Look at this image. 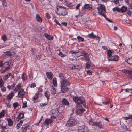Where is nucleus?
Masks as SVG:
<instances>
[{
  "label": "nucleus",
  "instance_id": "nucleus-1",
  "mask_svg": "<svg viewBox=\"0 0 132 132\" xmlns=\"http://www.w3.org/2000/svg\"><path fill=\"white\" fill-rule=\"evenodd\" d=\"M74 101L78 104V106H81V107H86L85 100L82 97H73Z\"/></svg>",
  "mask_w": 132,
  "mask_h": 132
},
{
  "label": "nucleus",
  "instance_id": "nucleus-2",
  "mask_svg": "<svg viewBox=\"0 0 132 132\" xmlns=\"http://www.w3.org/2000/svg\"><path fill=\"white\" fill-rule=\"evenodd\" d=\"M61 91L62 93H66L69 89V88L68 86L70 85V83L66 79H63L61 81Z\"/></svg>",
  "mask_w": 132,
  "mask_h": 132
},
{
  "label": "nucleus",
  "instance_id": "nucleus-3",
  "mask_svg": "<svg viewBox=\"0 0 132 132\" xmlns=\"http://www.w3.org/2000/svg\"><path fill=\"white\" fill-rule=\"evenodd\" d=\"M56 12L58 15L59 16H65L67 14V9L63 6H57Z\"/></svg>",
  "mask_w": 132,
  "mask_h": 132
},
{
  "label": "nucleus",
  "instance_id": "nucleus-4",
  "mask_svg": "<svg viewBox=\"0 0 132 132\" xmlns=\"http://www.w3.org/2000/svg\"><path fill=\"white\" fill-rule=\"evenodd\" d=\"M77 123L76 119L74 118L71 117L67 121L66 126L68 127H70L75 126Z\"/></svg>",
  "mask_w": 132,
  "mask_h": 132
},
{
  "label": "nucleus",
  "instance_id": "nucleus-5",
  "mask_svg": "<svg viewBox=\"0 0 132 132\" xmlns=\"http://www.w3.org/2000/svg\"><path fill=\"white\" fill-rule=\"evenodd\" d=\"M97 9L98 11V13L99 15H101V14H103L106 12V9L104 5L101 4L100 6L97 8Z\"/></svg>",
  "mask_w": 132,
  "mask_h": 132
},
{
  "label": "nucleus",
  "instance_id": "nucleus-6",
  "mask_svg": "<svg viewBox=\"0 0 132 132\" xmlns=\"http://www.w3.org/2000/svg\"><path fill=\"white\" fill-rule=\"evenodd\" d=\"M5 65H7V66H6L5 69L3 70L1 72V73H3L6 71H8L11 68L10 66V64H9V62L8 61L6 62L5 64Z\"/></svg>",
  "mask_w": 132,
  "mask_h": 132
},
{
  "label": "nucleus",
  "instance_id": "nucleus-7",
  "mask_svg": "<svg viewBox=\"0 0 132 132\" xmlns=\"http://www.w3.org/2000/svg\"><path fill=\"white\" fill-rule=\"evenodd\" d=\"M24 90V89L22 88L18 91V96L19 98H22L24 96L25 92Z\"/></svg>",
  "mask_w": 132,
  "mask_h": 132
},
{
  "label": "nucleus",
  "instance_id": "nucleus-8",
  "mask_svg": "<svg viewBox=\"0 0 132 132\" xmlns=\"http://www.w3.org/2000/svg\"><path fill=\"white\" fill-rule=\"evenodd\" d=\"M84 111H85V110L83 109L82 108H80L79 109L77 108L76 109L75 112L77 115H79L80 116H81L82 115L83 112Z\"/></svg>",
  "mask_w": 132,
  "mask_h": 132
},
{
  "label": "nucleus",
  "instance_id": "nucleus-9",
  "mask_svg": "<svg viewBox=\"0 0 132 132\" xmlns=\"http://www.w3.org/2000/svg\"><path fill=\"white\" fill-rule=\"evenodd\" d=\"M119 57L117 55L112 56L108 60L109 61H118Z\"/></svg>",
  "mask_w": 132,
  "mask_h": 132
},
{
  "label": "nucleus",
  "instance_id": "nucleus-10",
  "mask_svg": "<svg viewBox=\"0 0 132 132\" xmlns=\"http://www.w3.org/2000/svg\"><path fill=\"white\" fill-rule=\"evenodd\" d=\"M29 124H26L23 125L21 128V130L22 132H26L28 127L29 126Z\"/></svg>",
  "mask_w": 132,
  "mask_h": 132
},
{
  "label": "nucleus",
  "instance_id": "nucleus-11",
  "mask_svg": "<svg viewBox=\"0 0 132 132\" xmlns=\"http://www.w3.org/2000/svg\"><path fill=\"white\" fill-rule=\"evenodd\" d=\"M89 8H90L89 9V10H91L90 9H92V5L90 4H86L83 6L82 7L81 9V10H83L84 9H88Z\"/></svg>",
  "mask_w": 132,
  "mask_h": 132
},
{
  "label": "nucleus",
  "instance_id": "nucleus-12",
  "mask_svg": "<svg viewBox=\"0 0 132 132\" xmlns=\"http://www.w3.org/2000/svg\"><path fill=\"white\" fill-rule=\"evenodd\" d=\"M94 124V126L97 127L99 129L102 128L103 127V125L100 122H96Z\"/></svg>",
  "mask_w": 132,
  "mask_h": 132
},
{
  "label": "nucleus",
  "instance_id": "nucleus-13",
  "mask_svg": "<svg viewBox=\"0 0 132 132\" xmlns=\"http://www.w3.org/2000/svg\"><path fill=\"white\" fill-rule=\"evenodd\" d=\"M86 36L88 37L93 39H94L97 37L98 39L99 38V37L98 36L94 35V33L93 32L90 34H88Z\"/></svg>",
  "mask_w": 132,
  "mask_h": 132
},
{
  "label": "nucleus",
  "instance_id": "nucleus-14",
  "mask_svg": "<svg viewBox=\"0 0 132 132\" xmlns=\"http://www.w3.org/2000/svg\"><path fill=\"white\" fill-rule=\"evenodd\" d=\"M21 89V86L20 84L19 83L16 86L15 89L14 90V93H16L18 90L19 91Z\"/></svg>",
  "mask_w": 132,
  "mask_h": 132
},
{
  "label": "nucleus",
  "instance_id": "nucleus-15",
  "mask_svg": "<svg viewBox=\"0 0 132 132\" xmlns=\"http://www.w3.org/2000/svg\"><path fill=\"white\" fill-rule=\"evenodd\" d=\"M44 96L47 99L48 101L50 99V93L48 91H46L44 93Z\"/></svg>",
  "mask_w": 132,
  "mask_h": 132
},
{
  "label": "nucleus",
  "instance_id": "nucleus-16",
  "mask_svg": "<svg viewBox=\"0 0 132 132\" xmlns=\"http://www.w3.org/2000/svg\"><path fill=\"white\" fill-rule=\"evenodd\" d=\"M113 51L112 50H109L107 51V58L108 60L112 56V54Z\"/></svg>",
  "mask_w": 132,
  "mask_h": 132
},
{
  "label": "nucleus",
  "instance_id": "nucleus-17",
  "mask_svg": "<svg viewBox=\"0 0 132 132\" xmlns=\"http://www.w3.org/2000/svg\"><path fill=\"white\" fill-rule=\"evenodd\" d=\"M44 35L47 39L49 40H52L53 39V36H51L46 33H45Z\"/></svg>",
  "mask_w": 132,
  "mask_h": 132
},
{
  "label": "nucleus",
  "instance_id": "nucleus-18",
  "mask_svg": "<svg viewBox=\"0 0 132 132\" xmlns=\"http://www.w3.org/2000/svg\"><path fill=\"white\" fill-rule=\"evenodd\" d=\"M85 126L84 125L79 126L78 127V130L77 132H84Z\"/></svg>",
  "mask_w": 132,
  "mask_h": 132
},
{
  "label": "nucleus",
  "instance_id": "nucleus-19",
  "mask_svg": "<svg viewBox=\"0 0 132 132\" xmlns=\"http://www.w3.org/2000/svg\"><path fill=\"white\" fill-rule=\"evenodd\" d=\"M127 7L124 6H122L120 9V13L121 12L123 13L125 12L127 10Z\"/></svg>",
  "mask_w": 132,
  "mask_h": 132
},
{
  "label": "nucleus",
  "instance_id": "nucleus-20",
  "mask_svg": "<svg viewBox=\"0 0 132 132\" xmlns=\"http://www.w3.org/2000/svg\"><path fill=\"white\" fill-rule=\"evenodd\" d=\"M14 95V93L12 91H11L8 95L7 98L9 99H11L13 98Z\"/></svg>",
  "mask_w": 132,
  "mask_h": 132
},
{
  "label": "nucleus",
  "instance_id": "nucleus-21",
  "mask_svg": "<svg viewBox=\"0 0 132 132\" xmlns=\"http://www.w3.org/2000/svg\"><path fill=\"white\" fill-rule=\"evenodd\" d=\"M46 75L47 78L50 79H51L53 78V75L51 72H47Z\"/></svg>",
  "mask_w": 132,
  "mask_h": 132
},
{
  "label": "nucleus",
  "instance_id": "nucleus-22",
  "mask_svg": "<svg viewBox=\"0 0 132 132\" xmlns=\"http://www.w3.org/2000/svg\"><path fill=\"white\" fill-rule=\"evenodd\" d=\"M62 102L63 104L67 106H69V103L66 99L65 98L63 99L62 100Z\"/></svg>",
  "mask_w": 132,
  "mask_h": 132
},
{
  "label": "nucleus",
  "instance_id": "nucleus-23",
  "mask_svg": "<svg viewBox=\"0 0 132 132\" xmlns=\"http://www.w3.org/2000/svg\"><path fill=\"white\" fill-rule=\"evenodd\" d=\"M52 119H47L45 120L44 123L46 125H49V124H51L52 122Z\"/></svg>",
  "mask_w": 132,
  "mask_h": 132
},
{
  "label": "nucleus",
  "instance_id": "nucleus-24",
  "mask_svg": "<svg viewBox=\"0 0 132 132\" xmlns=\"http://www.w3.org/2000/svg\"><path fill=\"white\" fill-rule=\"evenodd\" d=\"M27 76L26 74L25 73H23L21 75V78L23 81H24L27 80Z\"/></svg>",
  "mask_w": 132,
  "mask_h": 132
},
{
  "label": "nucleus",
  "instance_id": "nucleus-25",
  "mask_svg": "<svg viewBox=\"0 0 132 132\" xmlns=\"http://www.w3.org/2000/svg\"><path fill=\"white\" fill-rule=\"evenodd\" d=\"M36 19L39 22H41L42 21V19L39 14H37L36 16Z\"/></svg>",
  "mask_w": 132,
  "mask_h": 132
},
{
  "label": "nucleus",
  "instance_id": "nucleus-26",
  "mask_svg": "<svg viewBox=\"0 0 132 132\" xmlns=\"http://www.w3.org/2000/svg\"><path fill=\"white\" fill-rule=\"evenodd\" d=\"M16 85L15 83H13L11 85H8L7 86V88L9 90L13 89Z\"/></svg>",
  "mask_w": 132,
  "mask_h": 132
},
{
  "label": "nucleus",
  "instance_id": "nucleus-27",
  "mask_svg": "<svg viewBox=\"0 0 132 132\" xmlns=\"http://www.w3.org/2000/svg\"><path fill=\"white\" fill-rule=\"evenodd\" d=\"M91 62L90 61L87 62L85 64V67L86 68L89 69L91 67Z\"/></svg>",
  "mask_w": 132,
  "mask_h": 132
},
{
  "label": "nucleus",
  "instance_id": "nucleus-28",
  "mask_svg": "<svg viewBox=\"0 0 132 132\" xmlns=\"http://www.w3.org/2000/svg\"><path fill=\"white\" fill-rule=\"evenodd\" d=\"M6 111L5 110H3L0 112V118L3 117L6 113Z\"/></svg>",
  "mask_w": 132,
  "mask_h": 132
},
{
  "label": "nucleus",
  "instance_id": "nucleus-29",
  "mask_svg": "<svg viewBox=\"0 0 132 132\" xmlns=\"http://www.w3.org/2000/svg\"><path fill=\"white\" fill-rule=\"evenodd\" d=\"M24 116L23 113H21L18 116L17 118V120L19 121L20 119H21L23 118Z\"/></svg>",
  "mask_w": 132,
  "mask_h": 132
},
{
  "label": "nucleus",
  "instance_id": "nucleus-30",
  "mask_svg": "<svg viewBox=\"0 0 132 132\" xmlns=\"http://www.w3.org/2000/svg\"><path fill=\"white\" fill-rule=\"evenodd\" d=\"M8 121V124L9 126H11L13 124V122L12 120L10 118H7V119Z\"/></svg>",
  "mask_w": 132,
  "mask_h": 132
},
{
  "label": "nucleus",
  "instance_id": "nucleus-31",
  "mask_svg": "<svg viewBox=\"0 0 132 132\" xmlns=\"http://www.w3.org/2000/svg\"><path fill=\"white\" fill-rule=\"evenodd\" d=\"M11 76V73H9L8 74L5 75L3 77V79L4 80L6 81L7 80L8 78Z\"/></svg>",
  "mask_w": 132,
  "mask_h": 132
},
{
  "label": "nucleus",
  "instance_id": "nucleus-32",
  "mask_svg": "<svg viewBox=\"0 0 132 132\" xmlns=\"http://www.w3.org/2000/svg\"><path fill=\"white\" fill-rule=\"evenodd\" d=\"M53 83L55 87H56L57 86L56 78L54 77L53 79Z\"/></svg>",
  "mask_w": 132,
  "mask_h": 132
},
{
  "label": "nucleus",
  "instance_id": "nucleus-33",
  "mask_svg": "<svg viewBox=\"0 0 132 132\" xmlns=\"http://www.w3.org/2000/svg\"><path fill=\"white\" fill-rule=\"evenodd\" d=\"M101 15L102 16H104L105 18V19L107 20L109 22H110V23H112L113 21H112L110 20V19L107 18L105 15L104 14H101Z\"/></svg>",
  "mask_w": 132,
  "mask_h": 132
},
{
  "label": "nucleus",
  "instance_id": "nucleus-34",
  "mask_svg": "<svg viewBox=\"0 0 132 132\" xmlns=\"http://www.w3.org/2000/svg\"><path fill=\"white\" fill-rule=\"evenodd\" d=\"M38 94L37 93H36L35 95L33 97V100L35 102H36V100L39 97Z\"/></svg>",
  "mask_w": 132,
  "mask_h": 132
},
{
  "label": "nucleus",
  "instance_id": "nucleus-35",
  "mask_svg": "<svg viewBox=\"0 0 132 132\" xmlns=\"http://www.w3.org/2000/svg\"><path fill=\"white\" fill-rule=\"evenodd\" d=\"M127 62L130 64H132V58H128L127 60Z\"/></svg>",
  "mask_w": 132,
  "mask_h": 132
},
{
  "label": "nucleus",
  "instance_id": "nucleus-36",
  "mask_svg": "<svg viewBox=\"0 0 132 132\" xmlns=\"http://www.w3.org/2000/svg\"><path fill=\"white\" fill-rule=\"evenodd\" d=\"M80 55L79 56H84L86 55L87 53L85 51H83L80 53Z\"/></svg>",
  "mask_w": 132,
  "mask_h": 132
},
{
  "label": "nucleus",
  "instance_id": "nucleus-37",
  "mask_svg": "<svg viewBox=\"0 0 132 132\" xmlns=\"http://www.w3.org/2000/svg\"><path fill=\"white\" fill-rule=\"evenodd\" d=\"M1 39L4 41L5 42L7 40V38L6 35H4L1 36Z\"/></svg>",
  "mask_w": 132,
  "mask_h": 132
},
{
  "label": "nucleus",
  "instance_id": "nucleus-38",
  "mask_svg": "<svg viewBox=\"0 0 132 132\" xmlns=\"http://www.w3.org/2000/svg\"><path fill=\"white\" fill-rule=\"evenodd\" d=\"M123 118L125 120L128 119H132V115H130L128 117H123Z\"/></svg>",
  "mask_w": 132,
  "mask_h": 132
},
{
  "label": "nucleus",
  "instance_id": "nucleus-39",
  "mask_svg": "<svg viewBox=\"0 0 132 132\" xmlns=\"http://www.w3.org/2000/svg\"><path fill=\"white\" fill-rule=\"evenodd\" d=\"M77 38L78 39L79 42L83 41L84 40V38L80 36H78Z\"/></svg>",
  "mask_w": 132,
  "mask_h": 132
},
{
  "label": "nucleus",
  "instance_id": "nucleus-40",
  "mask_svg": "<svg viewBox=\"0 0 132 132\" xmlns=\"http://www.w3.org/2000/svg\"><path fill=\"white\" fill-rule=\"evenodd\" d=\"M2 5L4 7H5L7 6V3L6 2L5 0H1Z\"/></svg>",
  "mask_w": 132,
  "mask_h": 132
},
{
  "label": "nucleus",
  "instance_id": "nucleus-41",
  "mask_svg": "<svg viewBox=\"0 0 132 132\" xmlns=\"http://www.w3.org/2000/svg\"><path fill=\"white\" fill-rule=\"evenodd\" d=\"M123 91H125L126 92L132 93V88L129 89L127 88L126 89H122Z\"/></svg>",
  "mask_w": 132,
  "mask_h": 132
},
{
  "label": "nucleus",
  "instance_id": "nucleus-42",
  "mask_svg": "<svg viewBox=\"0 0 132 132\" xmlns=\"http://www.w3.org/2000/svg\"><path fill=\"white\" fill-rule=\"evenodd\" d=\"M120 9H119L118 7L117 6L113 8L112 9V10L114 12L117 11L118 12H120Z\"/></svg>",
  "mask_w": 132,
  "mask_h": 132
},
{
  "label": "nucleus",
  "instance_id": "nucleus-43",
  "mask_svg": "<svg viewBox=\"0 0 132 132\" xmlns=\"http://www.w3.org/2000/svg\"><path fill=\"white\" fill-rule=\"evenodd\" d=\"M13 105L14 108L15 109L19 106V104L17 102H16L13 103Z\"/></svg>",
  "mask_w": 132,
  "mask_h": 132
},
{
  "label": "nucleus",
  "instance_id": "nucleus-44",
  "mask_svg": "<svg viewBox=\"0 0 132 132\" xmlns=\"http://www.w3.org/2000/svg\"><path fill=\"white\" fill-rule=\"evenodd\" d=\"M95 122H93V120L92 119H90L89 120V124L92 126H94V123Z\"/></svg>",
  "mask_w": 132,
  "mask_h": 132
},
{
  "label": "nucleus",
  "instance_id": "nucleus-45",
  "mask_svg": "<svg viewBox=\"0 0 132 132\" xmlns=\"http://www.w3.org/2000/svg\"><path fill=\"white\" fill-rule=\"evenodd\" d=\"M1 90L3 92H5L6 91V87L5 86L1 85Z\"/></svg>",
  "mask_w": 132,
  "mask_h": 132
},
{
  "label": "nucleus",
  "instance_id": "nucleus-46",
  "mask_svg": "<svg viewBox=\"0 0 132 132\" xmlns=\"http://www.w3.org/2000/svg\"><path fill=\"white\" fill-rule=\"evenodd\" d=\"M126 72L130 75V77L132 78V70L130 71L126 70Z\"/></svg>",
  "mask_w": 132,
  "mask_h": 132
},
{
  "label": "nucleus",
  "instance_id": "nucleus-47",
  "mask_svg": "<svg viewBox=\"0 0 132 132\" xmlns=\"http://www.w3.org/2000/svg\"><path fill=\"white\" fill-rule=\"evenodd\" d=\"M4 54L6 56L9 57L11 56L12 55L9 51L6 52H4Z\"/></svg>",
  "mask_w": 132,
  "mask_h": 132
},
{
  "label": "nucleus",
  "instance_id": "nucleus-48",
  "mask_svg": "<svg viewBox=\"0 0 132 132\" xmlns=\"http://www.w3.org/2000/svg\"><path fill=\"white\" fill-rule=\"evenodd\" d=\"M52 87L53 90L51 92V93L52 94H55L56 93V91L55 90V88H54L53 86L52 85Z\"/></svg>",
  "mask_w": 132,
  "mask_h": 132
},
{
  "label": "nucleus",
  "instance_id": "nucleus-49",
  "mask_svg": "<svg viewBox=\"0 0 132 132\" xmlns=\"http://www.w3.org/2000/svg\"><path fill=\"white\" fill-rule=\"evenodd\" d=\"M54 22L57 24L59 25L60 27L61 26V24L59 23V21L56 19H55L54 20Z\"/></svg>",
  "mask_w": 132,
  "mask_h": 132
},
{
  "label": "nucleus",
  "instance_id": "nucleus-50",
  "mask_svg": "<svg viewBox=\"0 0 132 132\" xmlns=\"http://www.w3.org/2000/svg\"><path fill=\"white\" fill-rule=\"evenodd\" d=\"M58 55L61 57H65L66 55L64 54H63L61 52H60L58 54Z\"/></svg>",
  "mask_w": 132,
  "mask_h": 132
},
{
  "label": "nucleus",
  "instance_id": "nucleus-51",
  "mask_svg": "<svg viewBox=\"0 0 132 132\" xmlns=\"http://www.w3.org/2000/svg\"><path fill=\"white\" fill-rule=\"evenodd\" d=\"M36 84L35 83H32L31 84L30 87L31 88H34V87H36Z\"/></svg>",
  "mask_w": 132,
  "mask_h": 132
},
{
  "label": "nucleus",
  "instance_id": "nucleus-52",
  "mask_svg": "<svg viewBox=\"0 0 132 132\" xmlns=\"http://www.w3.org/2000/svg\"><path fill=\"white\" fill-rule=\"evenodd\" d=\"M27 106V102H26L25 101L23 103L22 108H24Z\"/></svg>",
  "mask_w": 132,
  "mask_h": 132
},
{
  "label": "nucleus",
  "instance_id": "nucleus-53",
  "mask_svg": "<svg viewBox=\"0 0 132 132\" xmlns=\"http://www.w3.org/2000/svg\"><path fill=\"white\" fill-rule=\"evenodd\" d=\"M109 103H110V100H108V101H104L102 102L103 104L106 105H108Z\"/></svg>",
  "mask_w": 132,
  "mask_h": 132
},
{
  "label": "nucleus",
  "instance_id": "nucleus-54",
  "mask_svg": "<svg viewBox=\"0 0 132 132\" xmlns=\"http://www.w3.org/2000/svg\"><path fill=\"white\" fill-rule=\"evenodd\" d=\"M86 61H90V58L88 56H86V55L84 56Z\"/></svg>",
  "mask_w": 132,
  "mask_h": 132
},
{
  "label": "nucleus",
  "instance_id": "nucleus-55",
  "mask_svg": "<svg viewBox=\"0 0 132 132\" xmlns=\"http://www.w3.org/2000/svg\"><path fill=\"white\" fill-rule=\"evenodd\" d=\"M86 72L87 74L89 75H91L92 74V72L90 70H89L87 71Z\"/></svg>",
  "mask_w": 132,
  "mask_h": 132
},
{
  "label": "nucleus",
  "instance_id": "nucleus-56",
  "mask_svg": "<svg viewBox=\"0 0 132 132\" xmlns=\"http://www.w3.org/2000/svg\"><path fill=\"white\" fill-rule=\"evenodd\" d=\"M82 5L80 3L78 4L76 6L75 9L76 10H77L79 9V8L80 6H81Z\"/></svg>",
  "mask_w": 132,
  "mask_h": 132
},
{
  "label": "nucleus",
  "instance_id": "nucleus-57",
  "mask_svg": "<svg viewBox=\"0 0 132 132\" xmlns=\"http://www.w3.org/2000/svg\"><path fill=\"white\" fill-rule=\"evenodd\" d=\"M59 77L61 78H63L64 77V74H63V73H61L59 75Z\"/></svg>",
  "mask_w": 132,
  "mask_h": 132
},
{
  "label": "nucleus",
  "instance_id": "nucleus-58",
  "mask_svg": "<svg viewBox=\"0 0 132 132\" xmlns=\"http://www.w3.org/2000/svg\"><path fill=\"white\" fill-rule=\"evenodd\" d=\"M47 105V103H41L40 104V106L42 107H44L46 105Z\"/></svg>",
  "mask_w": 132,
  "mask_h": 132
},
{
  "label": "nucleus",
  "instance_id": "nucleus-59",
  "mask_svg": "<svg viewBox=\"0 0 132 132\" xmlns=\"http://www.w3.org/2000/svg\"><path fill=\"white\" fill-rule=\"evenodd\" d=\"M46 16L48 19H50L51 16L50 14L48 13H46L45 14Z\"/></svg>",
  "mask_w": 132,
  "mask_h": 132
},
{
  "label": "nucleus",
  "instance_id": "nucleus-60",
  "mask_svg": "<svg viewBox=\"0 0 132 132\" xmlns=\"http://www.w3.org/2000/svg\"><path fill=\"white\" fill-rule=\"evenodd\" d=\"M4 84V82L2 78L0 77V85H3Z\"/></svg>",
  "mask_w": 132,
  "mask_h": 132
},
{
  "label": "nucleus",
  "instance_id": "nucleus-61",
  "mask_svg": "<svg viewBox=\"0 0 132 132\" xmlns=\"http://www.w3.org/2000/svg\"><path fill=\"white\" fill-rule=\"evenodd\" d=\"M4 63L2 61H0V67H2L4 65Z\"/></svg>",
  "mask_w": 132,
  "mask_h": 132
},
{
  "label": "nucleus",
  "instance_id": "nucleus-62",
  "mask_svg": "<svg viewBox=\"0 0 132 132\" xmlns=\"http://www.w3.org/2000/svg\"><path fill=\"white\" fill-rule=\"evenodd\" d=\"M73 5V4L72 3H70L67 6L68 7H71Z\"/></svg>",
  "mask_w": 132,
  "mask_h": 132
},
{
  "label": "nucleus",
  "instance_id": "nucleus-63",
  "mask_svg": "<svg viewBox=\"0 0 132 132\" xmlns=\"http://www.w3.org/2000/svg\"><path fill=\"white\" fill-rule=\"evenodd\" d=\"M112 0V1L116 4H117L119 2V0Z\"/></svg>",
  "mask_w": 132,
  "mask_h": 132
},
{
  "label": "nucleus",
  "instance_id": "nucleus-64",
  "mask_svg": "<svg viewBox=\"0 0 132 132\" xmlns=\"http://www.w3.org/2000/svg\"><path fill=\"white\" fill-rule=\"evenodd\" d=\"M21 126V125L19 123H18V124H17L16 126L17 128V129L19 128Z\"/></svg>",
  "mask_w": 132,
  "mask_h": 132
}]
</instances>
